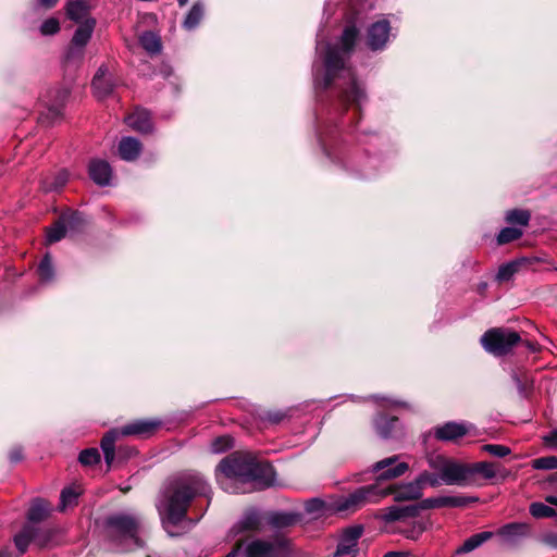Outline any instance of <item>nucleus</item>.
<instances>
[{
    "mask_svg": "<svg viewBox=\"0 0 557 557\" xmlns=\"http://www.w3.org/2000/svg\"><path fill=\"white\" fill-rule=\"evenodd\" d=\"M234 441L230 435H222L214 438L210 444V451L212 454H222L225 450L232 448Z\"/></svg>",
    "mask_w": 557,
    "mask_h": 557,
    "instance_id": "nucleus-39",
    "label": "nucleus"
},
{
    "mask_svg": "<svg viewBox=\"0 0 557 557\" xmlns=\"http://www.w3.org/2000/svg\"><path fill=\"white\" fill-rule=\"evenodd\" d=\"M284 418V414L280 411L268 412L265 419L271 423H278Z\"/></svg>",
    "mask_w": 557,
    "mask_h": 557,
    "instance_id": "nucleus-53",
    "label": "nucleus"
},
{
    "mask_svg": "<svg viewBox=\"0 0 557 557\" xmlns=\"http://www.w3.org/2000/svg\"><path fill=\"white\" fill-rule=\"evenodd\" d=\"M544 542H545L547 545H549V546H552V547H554V548H557V534H555V533H549V534L545 535V537H544Z\"/></svg>",
    "mask_w": 557,
    "mask_h": 557,
    "instance_id": "nucleus-55",
    "label": "nucleus"
},
{
    "mask_svg": "<svg viewBox=\"0 0 557 557\" xmlns=\"http://www.w3.org/2000/svg\"><path fill=\"white\" fill-rule=\"evenodd\" d=\"M492 535H493V533L488 532V531L476 533V534L470 536L469 539H467L463 542V544L458 548L457 552L458 553H469V552L475 549L476 547H479L480 545H482L488 539H491Z\"/></svg>",
    "mask_w": 557,
    "mask_h": 557,
    "instance_id": "nucleus-33",
    "label": "nucleus"
},
{
    "mask_svg": "<svg viewBox=\"0 0 557 557\" xmlns=\"http://www.w3.org/2000/svg\"><path fill=\"white\" fill-rule=\"evenodd\" d=\"M384 557H407V555L399 552H388L384 555Z\"/></svg>",
    "mask_w": 557,
    "mask_h": 557,
    "instance_id": "nucleus-58",
    "label": "nucleus"
},
{
    "mask_svg": "<svg viewBox=\"0 0 557 557\" xmlns=\"http://www.w3.org/2000/svg\"><path fill=\"white\" fill-rule=\"evenodd\" d=\"M89 4L84 0H69L66 4V14L69 18L76 23H83L89 18Z\"/></svg>",
    "mask_w": 557,
    "mask_h": 557,
    "instance_id": "nucleus-27",
    "label": "nucleus"
},
{
    "mask_svg": "<svg viewBox=\"0 0 557 557\" xmlns=\"http://www.w3.org/2000/svg\"><path fill=\"white\" fill-rule=\"evenodd\" d=\"M521 236H522V231L520 228L505 227L499 232V234L497 236V242H498V244L503 245V244H507L512 240H516V239L520 238Z\"/></svg>",
    "mask_w": 557,
    "mask_h": 557,
    "instance_id": "nucleus-44",
    "label": "nucleus"
},
{
    "mask_svg": "<svg viewBox=\"0 0 557 557\" xmlns=\"http://www.w3.org/2000/svg\"><path fill=\"white\" fill-rule=\"evenodd\" d=\"M95 25L96 21L94 18H87L79 23L66 52V62H79L83 59L84 48L92 35Z\"/></svg>",
    "mask_w": 557,
    "mask_h": 557,
    "instance_id": "nucleus-11",
    "label": "nucleus"
},
{
    "mask_svg": "<svg viewBox=\"0 0 557 557\" xmlns=\"http://www.w3.org/2000/svg\"><path fill=\"white\" fill-rule=\"evenodd\" d=\"M547 446L557 448V430H554L543 437Z\"/></svg>",
    "mask_w": 557,
    "mask_h": 557,
    "instance_id": "nucleus-52",
    "label": "nucleus"
},
{
    "mask_svg": "<svg viewBox=\"0 0 557 557\" xmlns=\"http://www.w3.org/2000/svg\"><path fill=\"white\" fill-rule=\"evenodd\" d=\"M49 512V505L42 499H36L32 503L27 518L29 522H39L44 520Z\"/></svg>",
    "mask_w": 557,
    "mask_h": 557,
    "instance_id": "nucleus-32",
    "label": "nucleus"
},
{
    "mask_svg": "<svg viewBox=\"0 0 557 557\" xmlns=\"http://www.w3.org/2000/svg\"><path fill=\"white\" fill-rule=\"evenodd\" d=\"M305 509L308 513L318 516L323 511L324 503L318 498H313L306 503Z\"/></svg>",
    "mask_w": 557,
    "mask_h": 557,
    "instance_id": "nucleus-49",
    "label": "nucleus"
},
{
    "mask_svg": "<svg viewBox=\"0 0 557 557\" xmlns=\"http://www.w3.org/2000/svg\"><path fill=\"white\" fill-rule=\"evenodd\" d=\"M22 458H23V453H22L21 448H13L10 451V460L12 462H18L20 460H22Z\"/></svg>",
    "mask_w": 557,
    "mask_h": 557,
    "instance_id": "nucleus-54",
    "label": "nucleus"
},
{
    "mask_svg": "<svg viewBox=\"0 0 557 557\" xmlns=\"http://www.w3.org/2000/svg\"><path fill=\"white\" fill-rule=\"evenodd\" d=\"M391 25L387 20L373 23L368 29V46L371 50L383 49L388 40Z\"/></svg>",
    "mask_w": 557,
    "mask_h": 557,
    "instance_id": "nucleus-18",
    "label": "nucleus"
},
{
    "mask_svg": "<svg viewBox=\"0 0 557 557\" xmlns=\"http://www.w3.org/2000/svg\"><path fill=\"white\" fill-rule=\"evenodd\" d=\"M141 47L150 54H157L161 51L162 45L160 37L153 32H145L139 36Z\"/></svg>",
    "mask_w": 557,
    "mask_h": 557,
    "instance_id": "nucleus-30",
    "label": "nucleus"
},
{
    "mask_svg": "<svg viewBox=\"0 0 557 557\" xmlns=\"http://www.w3.org/2000/svg\"><path fill=\"white\" fill-rule=\"evenodd\" d=\"M530 513L537 519L556 516L555 509L543 503H532L530 506Z\"/></svg>",
    "mask_w": 557,
    "mask_h": 557,
    "instance_id": "nucleus-43",
    "label": "nucleus"
},
{
    "mask_svg": "<svg viewBox=\"0 0 557 557\" xmlns=\"http://www.w3.org/2000/svg\"><path fill=\"white\" fill-rule=\"evenodd\" d=\"M264 517L256 509L246 510V531H260L263 528Z\"/></svg>",
    "mask_w": 557,
    "mask_h": 557,
    "instance_id": "nucleus-36",
    "label": "nucleus"
},
{
    "mask_svg": "<svg viewBox=\"0 0 557 557\" xmlns=\"http://www.w3.org/2000/svg\"><path fill=\"white\" fill-rule=\"evenodd\" d=\"M209 484L199 473H185L173 480L164 490L159 512L165 524L176 525L186 517L191 500L197 496L208 497Z\"/></svg>",
    "mask_w": 557,
    "mask_h": 557,
    "instance_id": "nucleus-2",
    "label": "nucleus"
},
{
    "mask_svg": "<svg viewBox=\"0 0 557 557\" xmlns=\"http://www.w3.org/2000/svg\"><path fill=\"white\" fill-rule=\"evenodd\" d=\"M398 456L384 458L372 466V471L377 473L376 480H392L405 474L409 466L407 462L398 461Z\"/></svg>",
    "mask_w": 557,
    "mask_h": 557,
    "instance_id": "nucleus-14",
    "label": "nucleus"
},
{
    "mask_svg": "<svg viewBox=\"0 0 557 557\" xmlns=\"http://www.w3.org/2000/svg\"><path fill=\"white\" fill-rule=\"evenodd\" d=\"M287 546L288 541L283 537L274 541L255 540L246 545V557H281Z\"/></svg>",
    "mask_w": 557,
    "mask_h": 557,
    "instance_id": "nucleus-13",
    "label": "nucleus"
},
{
    "mask_svg": "<svg viewBox=\"0 0 557 557\" xmlns=\"http://www.w3.org/2000/svg\"><path fill=\"white\" fill-rule=\"evenodd\" d=\"M38 274L41 282H50L54 277V269L49 253H46L38 265Z\"/></svg>",
    "mask_w": 557,
    "mask_h": 557,
    "instance_id": "nucleus-38",
    "label": "nucleus"
},
{
    "mask_svg": "<svg viewBox=\"0 0 557 557\" xmlns=\"http://www.w3.org/2000/svg\"><path fill=\"white\" fill-rule=\"evenodd\" d=\"M78 460L84 466H92L100 461V454L97 448H87L81 451Z\"/></svg>",
    "mask_w": 557,
    "mask_h": 557,
    "instance_id": "nucleus-45",
    "label": "nucleus"
},
{
    "mask_svg": "<svg viewBox=\"0 0 557 557\" xmlns=\"http://www.w3.org/2000/svg\"><path fill=\"white\" fill-rule=\"evenodd\" d=\"M468 471L469 485L475 483L478 475L485 480H492L499 474H502V476H506L505 473L500 472L499 466L495 462L481 461L468 463Z\"/></svg>",
    "mask_w": 557,
    "mask_h": 557,
    "instance_id": "nucleus-20",
    "label": "nucleus"
},
{
    "mask_svg": "<svg viewBox=\"0 0 557 557\" xmlns=\"http://www.w3.org/2000/svg\"><path fill=\"white\" fill-rule=\"evenodd\" d=\"M426 530V523L423 521L414 522L412 528L406 532V536L417 540Z\"/></svg>",
    "mask_w": 557,
    "mask_h": 557,
    "instance_id": "nucleus-50",
    "label": "nucleus"
},
{
    "mask_svg": "<svg viewBox=\"0 0 557 557\" xmlns=\"http://www.w3.org/2000/svg\"><path fill=\"white\" fill-rule=\"evenodd\" d=\"M428 465L433 471L441 472L445 485H469L468 463L431 454L428 456Z\"/></svg>",
    "mask_w": 557,
    "mask_h": 557,
    "instance_id": "nucleus-6",
    "label": "nucleus"
},
{
    "mask_svg": "<svg viewBox=\"0 0 557 557\" xmlns=\"http://www.w3.org/2000/svg\"><path fill=\"white\" fill-rule=\"evenodd\" d=\"M396 423V418H386L381 416L375 420V429L381 437L387 438L392 435V430Z\"/></svg>",
    "mask_w": 557,
    "mask_h": 557,
    "instance_id": "nucleus-37",
    "label": "nucleus"
},
{
    "mask_svg": "<svg viewBox=\"0 0 557 557\" xmlns=\"http://www.w3.org/2000/svg\"><path fill=\"white\" fill-rule=\"evenodd\" d=\"M482 450L498 458L506 457L511 453L508 446L499 444H485L482 446Z\"/></svg>",
    "mask_w": 557,
    "mask_h": 557,
    "instance_id": "nucleus-46",
    "label": "nucleus"
},
{
    "mask_svg": "<svg viewBox=\"0 0 557 557\" xmlns=\"http://www.w3.org/2000/svg\"><path fill=\"white\" fill-rule=\"evenodd\" d=\"M362 527H351L345 530L343 537L341 539L337 548L336 556H348L354 557L357 553L358 539L362 534Z\"/></svg>",
    "mask_w": 557,
    "mask_h": 557,
    "instance_id": "nucleus-19",
    "label": "nucleus"
},
{
    "mask_svg": "<svg viewBox=\"0 0 557 557\" xmlns=\"http://www.w3.org/2000/svg\"><path fill=\"white\" fill-rule=\"evenodd\" d=\"M125 122L132 129L143 134H148L153 128L150 113L145 109H136L125 117Z\"/></svg>",
    "mask_w": 557,
    "mask_h": 557,
    "instance_id": "nucleus-23",
    "label": "nucleus"
},
{
    "mask_svg": "<svg viewBox=\"0 0 557 557\" xmlns=\"http://www.w3.org/2000/svg\"><path fill=\"white\" fill-rule=\"evenodd\" d=\"M48 541H49V531L38 528L37 541H33V543L37 544L40 547H44L48 544Z\"/></svg>",
    "mask_w": 557,
    "mask_h": 557,
    "instance_id": "nucleus-51",
    "label": "nucleus"
},
{
    "mask_svg": "<svg viewBox=\"0 0 557 557\" xmlns=\"http://www.w3.org/2000/svg\"><path fill=\"white\" fill-rule=\"evenodd\" d=\"M418 515L419 506H417V504L407 506L395 505L384 509L381 513V518L385 522H394L406 518L417 517Z\"/></svg>",
    "mask_w": 557,
    "mask_h": 557,
    "instance_id": "nucleus-22",
    "label": "nucleus"
},
{
    "mask_svg": "<svg viewBox=\"0 0 557 557\" xmlns=\"http://www.w3.org/2000/svg\"><path fill=\"white\" fill-rule=\"evenodd\" d=\"M532 466L534 469H537V470L557 469V457L547 456V457H541V458L534 459Z\"/></svg>",
    "mask_w": 557,
    "mask_h": 557,
    "instance_id": "nucleus-47",
    "label": "nucleus"
},
{
    "mask_svg": "<svg viewBox=\"0 0 557 557\" xmlns=\"http://www.w3.org/2000/svg\"><path fill=\"white\" fill-rule=\"evenodd\" d=\"M468 432L469 429L465 423L447 422L441 426H437L434 431V434L437 440L448 442L462 437Z\"/></svg>",
    "mask_w": 557,
    "mask_h": 557,
    "instance_id": "nucleus-24",
    "label": "nucleus"
},
{
    "mask_svg": "<svg viewBox=\"0 0 557 557\" xmlns=\"http://www.w3.org/2000/svg\"><path fill=\"white\" fill-rule=\"evenodd\" d=\"M275 484L273 467L246 451V493L263 491Z\"/></svg>",
    "mask_w": 557,
    "mask_h": 557,
    "instance_id": "nucleus-7",
    "label": "nucleus"
},
{
    "mask_svg": "<svg viewBox=\"0 0 557 557\" xmlns=\"http://www.w3.org/2000/svg\"><path fill=\"white\" fill-rule=\"evenodd\" d=\"M69 87H57L49 89L42 97L41 101L46 108V112H41L40 121L42 123H53L62 115V110L69 99Z\"/></svg>",
    "mask_w": 557,
    "mask_h": 557,
    "instance_id": "nucleus-10",
    "label": "nucleus"
},
{
    "mask_svg": "<svg viewBox=\"0 0 557 557\" xmlns=\"http://www.w3.org/2000/svg\"><path fill=\"white\" fill-rule=\"evenodd\" d=\"M512 377H513V380L516 381V383L518 385H521V381H520V379L516 374H513Z\"/></svg>",
    "mask_w": 557,
    "mask_h": 557,
    "instance_id": "nucleus-62",
    "label": "nucleus"
},
{
    "mask_svg": "<svg viewBox=\"0 0 557 557\" xmlns=\"http://www.w3.org/2000/svg\"><path fill=\"white\" fill-rule=\"evenodd\" d=\"M38 527L26 524L20 533L14 536V543L21 554H24L33 541H37Z\"/></svg>",
    "mask_w": 557,
    "mask_h": 557,
    "instance_id": "nucleus-28",
    "label": "nucleus"
},
{
    "mask_svg": "<svg viewBox=\"0 0 557 557\" xmlns=\"http://www.w3.org/2000/svg\"><path fill=\"white\" fill-rule=\"evenodd\" d=\"M545 500L550 505L557 506V496H547Z\"/></svg>",
    "mask_w": 557,
    "mask_h": 557,
    "instance_id": "nucleus-59",
    "label": "nucleus"
},
{
    "mask_svg": "<svg viewBox=\"0 0 557 557\" xmlns=\"http://www.w3.org/2000/svg\"><path fill=\"white\" fill-rule=\"evenodd\" d=\"M83 224V216L78 212L67 211L60 215L58 221L47 231L46 240L48 244H53L62 238L69 232L78 231Z\"/></svg>",
    "mask_w": 557,
    "mask_h": 557,
    "instance_id": "nucleus-12",
    "label": "nucleus"
},
{
    "mask_svg": "<svg viewBox=\"0 0 557 557\" xmlns=\"http://www.w3.org/2000/svg\"><path fill=\"white\" fill-rule=\"evenodd\" d=\"M243 539L239 537L236 543V547L226 557H242L240 545Z\"/></svg>",
    "mask_w": 557,
    "mask_h": 557,
    "instance_id": "nucleus-56",
    "label": "nucleus"
},
{
    "mask_svg": "<svg viewBox=\"0 0 557 557\" xmlns=\"http://www.w3.org/2000/svg\"><path fill=\"white\" fill-rule=\"evenodd\" d=\"M385 496L386 492L381 491V486L377 483L361 486L349 495L336 499L333 508L337 512H355L368 504L380 502Z\"/></svg>",
    "mask_w": 557,
    "mask_h": 557,
    "instance_id": "nucleus-8",
    "label": "nucleus"
},
{
    "mask_svg": "<svg viewBox=\"0 0 557 557\" xmlns=\"http://www.w3.org/2000/svg\"><path fill=\"white\" fill-rule=\"evenodd\" d=\"M267 523L273 529H285L299 522L300 516L295 512L272 511L267 518Z\"/></svg>",
    "mask_w": 557,
    "mask_h": 557,
    "instance_id": "nucleus-26",
    "label": "nucleus"
},
{
    "mask_svg": "<svg viewBox=\"0 0 557 557\" xmlns=\"http://www.w3.org/2000/svg\"><path fill=\"white\" fill-rule=\"evenodd\" d=\"M141 149V143L131 136L123 137L117 147L121 159L128 162L135 161L139 157Z\"/></svg>",
    "mask_w": 557,
    "mask_h": 557,
    "instance_id": "nucleus-25",
    "label": "nucleus"
},
{
    "mask_svg": "<svg viewBox=\"0 0 557 557\" xmlns=\"http://www.w3.org/2000/svg\"><path fill=\"white\" fill-rule=\"evenodd\" d=\"M94 95L98 99L110 96L115 87V82L107 65L102 64L96 72L91 82Z\"/></svg>",
    "mask_w": 557,
    "mask_h": 557,
    "instance_id": "nucleus-17",
    "label": "nucleus"
},
{
    "mask_svg": "<svg viewBox=\"0 0 557 557\" xmlns=\"http://www.w3.org/2000/svg\"><path fill=\"white\" fill-rule=\"evenodd\" d=\"M486 287H487V284H486V283H481V284L479 285L480 292H484V290L486 289Z\"/></svg>",
    "mask_w": 557,
    "mask_h": 557,
    "instance_id": "nucleus-61",
    "label": "nucleus"
},
{
    "mask_svg": "<svg viewBox=\"0 0 557 557\" xmlns=\"http://www.w3.org/2000/svg\"><path fill=\"white\" fill-rule=\"evenodd\" d=\"M79 490L74 487H65L60 496V510H65L67 507L73 506L79 495Z\"/></svg>",
    "mask_w": 557,
    "mask_h": 557,
    "instance_id": "nucleus-40",
    "label": "nucleus"
},
{
    "mask_svg": "<svg viewBox=\"0 0 557 557\" xmlns=\"http://www.w3.org/2000/svg\"><path fill=\"white\" fill-rule=\"evenodd\" d=\"M0 557H12V553L8 549H4L0 553Z\"/></svg>",
    "mask_w": 557,
    "mask_h": 557,
    "instance_id": "nucleus-60",
    "label": "nucleus"
},
{
    "mask_svg": "<svg viewBox=\"0 0 557 557\" xmlns=\"http://www.w3.org/2000/svg\"><path fill=\"white\" fill-rule=\"evenodd\" d=\"M159 422L154 420H137L122 426L120 430H110L101 440L100 446L104 455V460L108 467H111L115 458V442L120 435L123 436H148L158 426Z\"/></svg>",
    "mask_w": 557,
    "mask_h": 557,
    "instance_id": "nucleus-5",
    "label": "nucleus"
},
{
    "mask_svg": "<svg viewBox=\"0 0 557 557\" xmlns=\"http://www.w3.org/2000/svg\"><path fill=\"white\" fill-rule=\"evenodd\" d=\"M521 261L515 260L508 263L502 264L496 274V281L507 282L510 281L513 275L519 271Z\"/></svg>",
    "mask_w": 557,
    "mask_h": 557,
    "instance_id": "nucleus-34",
    "label": "nucleus"
},
{
    "mask_svg": "<svg viewBox=\"0 0 557 557\" xmlns=\"http://www.w3.org/2000/svg\"><path fill=\"white\" fill-rule=\"evenodd\" d=\"M528 525L523 523H510L502 528L500 534L507 539L521 536L528 533Z\"/></svg>",
    "mask_w": 557,
    "mask_h": 557,
    "instance_id": "nucleus-42",
    "label": "nucleus"
},
{
    "mask_svg": "<svg viewBox=\"0 0 557 557\" xmlns=\"http://www.w3.org/2000/svg\"><path fill=\"white\" fill-rule=\"evenodd\" d=\"M60 30V23L57 18H48L40 26V33L45 36L54 35Z\"/></svg>",
    "mask_w": 557,
    "mask_h": 557,
    "instance_id": "nucleus-48",
    "label": "nucleus"
},
{
    "mask_svg": "<svg viewBox=\"0 0 557 557\" xmlns=\"http://www.w3.org/2000/svg\"><path fill=\"white\" fill-rule=\"evenodd\" d=\"M203 15L205 4L200 1L195 2L183 22V27L187 30L195 29L201 22Z\"/></svg>",
    "mask_w": 557,
    "mask_h": 557,
    "instance_id": "nucleus-29",
    "label": "nucleus"
},
{
    "mask_svg": "<svg viewBox=\"0 0 557 557\" xmlns=\"http://www.w3.org/2000/svg\"><path fill=\"white\" fill-rule=\"evenodd\" d=\"M476 497H467V496H438V497H430L421 500L417 504L419 506V512L424 509L431 508H442V507H466L470 503L476 502Z\"/></svg>",
    "mask_w": 557,
    "mask_h": 557,
    "instance_id": "nucleus-15",
    "label": "nucleus"
},
{
    "mask_svg": "<svg viewBox=\"0 0 557 557\" xmlns=\"http://www.w3.org/2000/svg\"><path fill=\"white\" fill-rule=\"evenodd\" d=\"M520 339V335L515 331L495 327L486 331L480 342L487 352L495 356H503L509 352Z\"/></svg>",
    "mask_w": 557,
    "mask_h": 557,
    "instance_id": "nucleus-9",
    "label": "nucleus"
},
{
    "mask_svg": "<svg viewBox=\"0 0 557 557\" xmlns=\"http://www.w3.org/2000/svg\"><path fill=\"white\" fill-rule=\"evenodd\" d=\"M59 0H39L40 4L46 8H52Z\"/></svg>",
    "mask_w": 557,
    "mask_h": 557,
    "instance_id": "nucleus-57",
    "label": "nucleus"
},
{
    "mask_svg": "<svg viewBox=\"0 0 557 557\" xmlns=\"http://www.w3.org/2000/svg\"><path fill=\"white\" fill-rule=\"evenodd\" d=\"M89 176L99 186H108L112 180V169L106 160H91L88 166Z\"/></svg>",
    "mask_w": 557,
    "mask_h": 557,
    "instance_id": "nucleus-21",
    "label": "nucleus"
},
{
    "mask_svg": "<svg viewBox=\"0 0 557 557\" xmlns=\"http://www.w3.org/2000/svg\"><path fill=\"white\" fill-rule=\"evenodd\" d=\"M219 485L227 493H240L244 486V455L235 451L223 458L215 469Z\"/></svg>",
    "mask_w": 557,
    "mask_h": 557,
    "instance_id": "nucleus-4",
    "label": "nucleus"
},
{
    "mask_svg": "<svg viewBox=\"0 0 557 557\" xmlns=\"http://www.w3.org/2000/svg\"><path fill=\"white\" fill-rule=\"evenodd\" d=\"M141 520L132 515L116 513L107 519V536L117 552H131L144 545Z\"/></svg>",
    "mask_w": 557,
    "mask_h": 557,
    "instance_id": "nucleus-3",
    "label": "nucleus"
},
{
    "mask_svg": "<svg viewBox=\"0 0 557 557\" xmlns=\"http://www.w3.org/2000/svg\"><path fill=\"white\" fill-rule=\"evenodd\" d=\"M177 2L181 7H184L188 2V0H177Z\"/></svg>",
    "mask_w": 557,
    "mask_h": 557,
    "instance_id": "nucleus-63",
    "label": "nucleus"
},
{
    "mask_svg": "<svg viewBox=\"0 0 557 557\" xmlns=\"http://www.w3.org/2000/svg\"><path fill=\"white\" fill-rule=\"evenodd\" d=\"M506 221L510 224L525 226L530 221V213L527 210L515 209L507 212Z\"/></svg>",
    "mask_w": 557,
    "mask_h": 557,
    "instance_id": "nucleus-41",
    "label": "nucleus"
},
{
    "mask_svg": "<svg viewBox=\"0 0 557 557\" xmlns=\"http://www.w3.org/2000/svg\"><path fill=\"white\" fill-rule=\"evenodd\" d=\"M416 479L419 482L421 491H423L424 486L426 485L431 487H438L444 484L441 472L435 471L433 473L423 471Z\"/></svg>",
    "mask_w": 557,
    "mask_h": 557,
    "instance_id": "nucleus-35",
    "label": "nucleus"
},
{
    "mask_svg": "<svg viewBox=\"0 0 557 557\" xmlns=\"http://www.w3.org/2000/svg\"><path fill=\"white\" fill-rule=\"evenodd\" d=\"M357 36V28L348 26L343 32L339 47L330 44H317V51L320 54L323 52V70L322 72L320 70L314 71V83L317 87L325 89L337 78L346 79L348 86L343 89L341 100L345 104H356L360 109L366 100V94L357 84L352 70L345 65V61L355 46Z\"/></svg>",
    "mask_w": 557,
    "mask_h": 557,
    "instance_id": "nucleus-1",
    "label": "nucleus"
},
{
    "mask_svg": "<svg viewBox=\"0 0 557 557\" xmlns=\"http://www.w3.org/2000/svg\"><path fill=\"white\" fill-rule=\"evenodd\" d=\"M381 491H385L386 496L393 495L395 502L416 500L422 496V491L417 479L399 485L381 487Z\"/></svg>",
    "mask_w": 557,
    "mask_h": 557,
    "instance_id": "nucleus-16",
    "label": "nucleus"
},
{
    "mask_svg": "<svg viewBox=\"0 0 557 557\" xmlns=\"http://www.w3.org/2000/svg\"><path fill=\"white\" fill-rule=\"evenodd\" d=\"M69 174L66 171H60L53 176H47L41 182L45 191H57L61 189L67 182Z\"/></svg>",
    "mask_w": 557,
    "mask_h": 557,
    "instance_id": "nucleus-31",
    "label": "nucleus"
}]
</instances>
